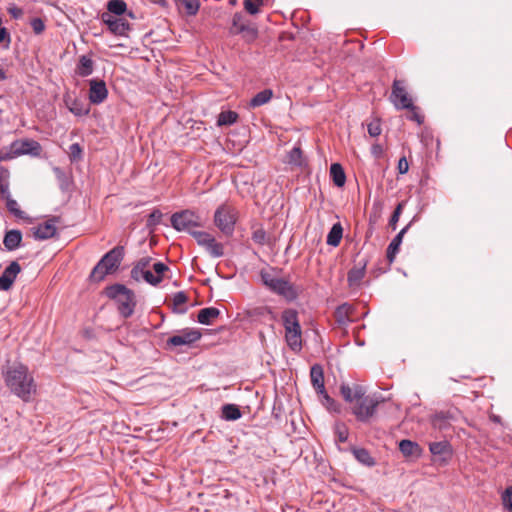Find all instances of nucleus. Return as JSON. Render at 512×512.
<instances>
[{"instance_id":"f257e3e1","label":"nucleus","mask_w":512,"mask_h":512,"mask_svg":"<svg viewBox=\"0 0 512 512\" xmlns=\"http://www.w3.org/2000/svg\"><path fill=\"white\" fill-rule=\"evenodd\" d=\"M5 383L10 391L24 402L31 401L36 394L37 385L27 366L15 364L9 367L4 375Z\"/></svg>"},{"instance_id":"f03ea898","label":"nucleus","mask_w":512,"mask_h":512,"mask_svg":"<svg viewBox=\"0 0 512 512\" xmlns=\"http://www.w3.org/2000/svg\"><path fill=\"white\" fill-rule=\"evenodd\" d=\"M124 257V248L116 246L107 252L93 268L90 277L93 281L100 282L108 274L115 272Z\"/></svg>"},{"instance_id":"7ed1b4c3","label":"nucleus","mask_w":512,"mask_h":512,"mask_svg":"<svg viewBox=\"0 0 512 512\" xmlns=\"http://www.w3.org/2000/svg\"><path fill=\"white\" fill-rule=\"evenodd\" d=\"M261 280L271 291L283 296L285 299L292 301L296 299L297 289L288 280L277 277L273 272L261 271Z\"/></svg>"},{"instance_id":"20e7f679","label":"nucleus","mask_w":512,"mask_h":512,"mask_svg":"<svg viewBox=\"0 0 512 512\" xmlns=\"http://www.w3.org/2000/svg\"><path fill=\"white\" fill-rule=\"evenodd\" d=\"M171 225L178 231H186L191 234V232H197L193 230L195 227L202 226V219L195 212L184 210L171 216Z\"/></svg>"},{"instance_id":"39448f33","label":"nucleus","mask_w":512,"mask_h":512,"mask_svg":"<svg viewBox=\"0 0 512 512\" xmlns=\"http://www.w3.org/2000/svg\"><path fill=\"white\" fill-rule=\"evenodd\" d=\"M214 223L225 236H231L236 223L235 209L228 205H221L215 211Z\"/></svg>"},{"instance_id":"423d86ee","label":"nucleus","mask_w":512,"mask_h":512,"mask_svg":"<svg viewBox=\"0 0 512 512\" xmlns=\"http://www.w3.org/2000/svg\"><path fill=\"white\" fill-rule=\"evenodd\" d=\"M198 245L204 247L207 252L215 258L224 255V247L221 243L217 242L213 235L204 231L191 232Z\"/></svg>"},{"instance_id":"0eeeda50","label":"nucleus","mask_w":512,"mask_h":512,"mask_svg":"<svg viewBox=\"0 0 512 512\" xmlns=\"http://www.w3.org/2000/svg\"><path fill=\"white\" fill-rule=\"evenodd\" d=\"M390 100L397 109L413 107L412 99L408 95L403 82L400 80H394Z\"/></svg>"},{"instance_id":"6e6552de","label":"nucleus","mask_w":512,"mask_h":512,"mask_svg":"<svg viewBox=\"0 0 512 512\" xmlns=\"http://www.w3.org/2000/svg\"><path fill=\"white\" fill-rule=\"evenodd\" d=\"M378 404L379 401L377 399L366 397L365 399L357 401L352 411L359 421L365 422L374 415Z\"/></svg>"},{"instance_id":"1a4fd4ad","label":"nucleus","mask_w":512,"mask_h":512,"mask_svg":"<svg viewBox=\"0 0 512 512\" xmlns=\"http://www.w3.org/2000/svg\"><path fill=\"white\" fill-rule=\"evenodd\" d=\"M168 269V266L165 265L164 263L156 262L152 264V267L150 269H147L143 271L141 274H139L138 279L134 280L138 282L144 280L150 285L156 286L163 280L164 273L168 271Z\"/></svg>"},{"instance_id":"9d476101","label":"nucleus","mask_w":512,"mask_h":512,"mask_svg":"<svg viewBox=\"0 0 512 512\" xmlns=\"http://www.w3.org/2000/svg\"><path fill=\"white\" fill-rule=\"evenodd\" d=\"M58 217H52L33 228H31V233L36 240H46L55 236L57 228L56 223H58Z\"/></svg>"},{"instance_id":"9b49d317","label":"nucleus","mask_w":512,"mask_h":512,"mask_svg":"<svg viewBox=\"0 0 512 512\" xmlns=\"http://www.w3.org/2000/svg\"><path fill=\"white\" fill-rule=\"evenodd\" d=\"M201 338V333L196 329H184L178 335H174L167 340V345L172 347L191 345Z\"/></svg>"},{"instance_id":"f8f14e48","label":"nucleus","mask_w":512,"mask_h":512,"mask_svg":"<svg viewBox=\"0 0 512 512\" xmlns=\"http://www.w3.org/2000/svg\"><path fill=\"white\" fill-rule=\"evenodd\" d=\"M89 85L90 102L96 105L103 103L108 96V90L105 82L103 80L92 79L89 81Z\"/></svg>"},{"instance_id":"ddd939ff","label":"nucleus","mask_w":512,"mask_h":512,"mask_svg":"<svg viewBox=\"0 0 512 512\" xmlns=\"http://www.w3.org/2000/svg\"><path fill=\"white\" fill-rule=\"evenodd\" d=\"M21 267L18 262L13 261L11 262L3 271L2 275L0 276V290L1 291H8L17 275L20 273Z\"/></svg>"},{"instance_id":"4468645a","label":"nucleus","mask_w":512,"mask_h":512,"mask_svg":"<svg viewBox=\"0 0 512 512\" xmlns=\"http://www.w3.org/2000/svg\"><path fill=\"white\" fill-rule=\"evenodd\" d=\"M117 303L118 310L123 317L127 318L133 314L135 302L134 295L131 291L126 294H122V297L117 300Z\"/></svg>"},{"instance_id":"2eb2a0df","label":"nucleus","mask_w":512,"mask_h":512,"mask_svg":"<svg viewBox=\"0 0 512 512\" xmlns=\"http://www.w3.org/2000/svg\"><path fill=\"white\" fill-rule=\"evenodd\" d=\"M310 378L313 388L318 393H324V371L323 367L319 364H315L311 367Z\"/></svg>"},{"instance_id":"dca6fc26","label":"nucleus","mask_w":512,"mask_h":512,"mask_svg":"<svg viewBox=\"0 0 512 512\" xmlns=\"http://www.w3.org/2000/svg\"><path fill=\"white\" fill-rule=\"evenodd\" d=\"M104 21L109 30L116 35H124L129 30V23L121 18L108 15Z\"/></svg>"},{"instance_id":"f3484780","label":"nucleus","mask_w":512,"mask_h":512,"mask_svg":"<svg viewBox=\"0 0 512 512\" xmlns=\"http://www.w3.org/2000/svg\"><path fill=\"white\" fill-rule=\"evenodd\" d=\"M282 321L285 328V332L289 330H299L301 329L299 320H298V313L294 309H286L282 313Z\"/></svg>"},{"instance_id":"a211bd4d","label":"nucleus","mask_w":512,"mask_h":512,"mask_svg":"<svg viewBox=\"0 0 512 512\" xmlns=\"http://www.w3.org/2000/svg\"><path fill=\"white\" fill-rule=\"evenodd\" d=\"M21 241L22 233L19 230L14 229L6 232L3 244L7 250L13 251L20 246Z\"/></svg>"},{"instance_id":"6ab92c4d","label":"nucleus","mask_w":512,"mask_h":512,"mask_svg":"<svg viewBox=\"0 0 512 512\" xmlns=\"http://www.w3.org/2000/svg\"><path fill=\"white\" fill-rule=\"evenodd\" d=\"M409 228V225H407L406 227H404L395 237L394 239L391 241V243L389 244L388 248H387V259L390 263H392L395 259V256L397 254V252L399 251V247L402 243V239H403V236L404 234L407 232Z\"/></svg>"},{"instance_id":"aec40b11","label":"nucleus","mask_w":512,"mask_h":512,"mask_svg":"<svg viewBox=\"0 0 512 512\" xmlns=\"http://www.w3.org/2000/svg\"><path fill=\"white\" fill-rule=\"evenodd\" d=\"M285 339L287 342V345L293 350V351H300L302 348V331L299 330H289L285 332Z\"/></svg>"},{"instance_id":"412c9836","label":"nucleus","mask_w":512,"mask_h":512,"mask_svg":"<svg viewBox=\"0 0 512 512\" xmlns=\"http://www.w3.org/2000/svg\"><path fill=\"white\" fill-rule=\"evenodd\" d=\"M399 450L406 457H409V456L419 457L421 454L420 446L416 442H413V441L407 440V439L400 441Z\"/></svg>"},{"instance_id":"4be33fe9","label":"nucleus","mask_w":512,"mask_h":512,"mask_svg":"<svg viewBox=\"0 0 512 512\" xmlns=\"http://www.w3.org/2000/svg\"><path fill=\"white\" fill-rule=\"evenodd\" d=\"M429 450L433 455L442 456L443 460L451 456V446L448 441L430 443Z\"/></svg>"},{"instance_id":"5701e85b","label":"nucleus","mask_w":512,"mask_h":512,"mask_svg":"<svg viewBox=\"0 0 512 512\" xmlns=\"http://www.w3.org/2000/svg\"><path fill=\"white\" fill-rule=\"evenodd\" d=\"M220 315L219 309L215 307L203 308L199 311L198 322L204 325H210L214 319Z\"/></svg>"},{"instance_id":"b1692460","label":"nucleus","mask_w":512,"mask_h":512,"mask_svg":"<svg viewBox=\"0 0 512 512\" xmlns=\"http://www.w3.org/2000/svg\"><path fill=\"white\" fill-rule=\"evenodd\" d=\"M93 61L90 57L82 55L76 67V73L81 77H87L93 72Z\"/></svg>"},{"instance_id":"393cba45","label":"nucleus","mask_w":512,"mask_h":512,"mask_svg":"<svg viewBox=\"0 0 512 512\" xmlns=\"http://www.w3.org/2000/svg\"><path fill=\"white\" fill-rule=\"evenodd\" d=\"M11 148L13 153L20 155L30 153L33 150H37L39 148V144L35 141H20L14 142Z\"/></svg>"},{"instance_id":"a878e982","label":"nucleus","mask_w":512,"mask_h":512,"mask_svg":"<svg viewBox=\"0 0 512 512\" xmlns=\"http://www.w3.org/2000/svg\"><path fill=\"white\" fill-rule=\"evenodd\" d=\"M330 176L337 187L344 186L346 182V175L343 167L339 163H333L330 166Z\"/></svg>"},{"instance_id":"bb28decb","label":"nucleus","mask_w":512,"mask_h":512,"mask_svg":"<svg viewBox=\"0 0 512 512\" xmlns=\"http://www.w3.org/2000/svg\"><path fill=\"white\" fill-rule=\"evenodd\" d=\"M343 235V228L341 224L335 223L327 235V244L336 247L340 244Z\"/></svg>"},{"instance_id":"cd10ccee","label":"nucleus","mask_w":512,"mask_h":512,"mask_svg":"<svg viewBox=\"0 0 512 512\" xmlns=\"http://www.w3.org/2000/svg\"><path fill=\"white\" fill-rule=\"evenodd\" d=\"M352 453L354 457L359 461L361 464L366 465L368 467L375 465L374 458L370 455L369 451L364 448H352Z\"/></svg>"},{"instance_id":"c85d7f7f","label":"nucleus","mask_w":512,"mask_h":512,"mask_svg":"<svg viewBox=\"0 0 512 512\" xmlns=\"http://www.w3.org/2000/svg\"><path fill=\"white\" fill-rule=\"evenodd\" d=\"M179 11L187 15H195L199 9V0H177Z\"/></svg>"},{"instance_id":"c756f323","label":"nucleus","mask_w":512,"mask_h":512,"mask_svg":"<svg viewBox=\"0 0 512 512\" xmlns=\"http://www.w3.org/2000/svg\"><path fill=\"white\" fill-rule=\"evenodd\" d=\"M242 416L239 407L235 404H225L222 407V418L227 421H235Z\"/></svg>"},{"instance_id":"7c9ffc66","label":"nucleus","mask_w":512,"mask_h":512,"mask_svg":"<svg viewBox=\"0 0 512 512\" xmlns=\"http://www.w3.org/2000/svg\"><path fill=\"white\" fill-rule=\"evenodd\" d=\"M273 96V92L270 89H264L257 93L251 100H250V106L251 107H259L266 103H268Z\"/></svg>"},{"instance_id":"2f4dec72","label":"nucleus","mask_w":512,"mask_h":512,"mask_svg":"<svg viewBox=\"0 0 512 512\" xmlns=\"http://www.w3.org/2000/svg\"><path fill=\"white\" fill-rule=\"evenodd\" d=\"M151 260L152 259L150 257H143L138 260L131 270V277L133 279H138L139 274L147 269H150L152 267Z\"/></svg>"},{"instance_id":"473e14b6","label":"nucleus","mask_w":512,"mask_h":512,"mask_svg":"<svg viewBox=\"0 0 512 512\" xmlns=\"http://www.w3.org/2000/svg\"><path fill=\"white\" fill-rule=\"evenodd\" d=\"M187 301H188V297L184 292L180 291V292H177L176 294H174V296H173V306H174L173 311L180 313V314L186 313L187 308L184 305Z\"/></svg>"},{"instance_id":"72a5a7b5","label":"nucleus","mask_w":512,"mask_h":512,"mask_svg":"<svg viewBox=\"0 0 512 512\" xmlns=\"http://www.w3.org/2000/svg\"><path fill=\"white\" fill-rule=\"evenodd\" d=\"M238 114L234 111H223L217 119L218 126L231 125L237 121Z\"/></svg>"},{"instance_id":"f704fd0d","label":"nucleus","mask_w":512,"mask_h":512,"mask_svg":"<svg viewBox=\"0 0 512 512\" xmlns=\"http://www.w3.org/2000/svg\"><path fill=\"white\" fill-rule=\"evenodd\" d=\"M364 275H365V268L364 267L352 268L348 272V282H349V285L350 286L358 285L360 283V281L363 279Z\"/></svg>"},{"instance_id":"c9c22d12","label":"nucleus","mask_w":512,"mask_h":512,"mask_svg":"<svg viewBox=\"0 0 512 512\" xmlns=\"http://www.w3.org/2000/svg\"><path fill=\"white\" fill-rule=\"evenodd\" d=\"M107 8L110 13L120 16L126 11L127 5L123 0H110Z\"/></svg>"},{"instance_id":"e433bc0d","label":"nucleus","mask_w":512,"mask_h":512,"mask_svg":"<svg viewBox=\"0 0 512 512\" xmlns=\"http://www.w3.org/2000/svg\"><path fill=\"white\" fill-rule=\"evenodd\" d=\"M70 112H72L76 116H84L87 115L90 111L87 105H84L82 102L74 100L68 105Z\"/></svg>"},{"instance_id":"4c0bfd02","label":"nucleus","mask_w":512,"mask_h":512,"mask_svg":"<svg viewBox=\"0 0 512 512\" xmlns=\"http://www.w3.org/2000/svg\"><path fill=\"white\" fill-rule=\"evenodd\" d=\"M130 290H128L125 286L116 284L107 289V295L115 299L116 301L122 297V294L128 293Z\"/></svg>"},{"instance_id":"58836bf2","label":"nucleus","mask_w":512,"mask_h":512,"mask_svg":"<svg viewBox=\"0 0 512 512\" xmlns=\"http://www.w3.org/2000/svg\"><path fill=\"white\" fill-rule=\"evenodd\" d=\"M5 200H6V207L10 213H12L13 215H15L18 218H24V213H23V211L20 210L19 204L17 203L16 200L12 199L10 195L8 197H6Z\"/></svg>"},{"instance_id":"ea45409f","label":"nucleus","mask_w":512,"mask_h":512,"mask_svg":"<svg viewBox=\"0 0 512 512\" xmlns=\"http://www.w3.org/2000/svg\"><path fill=\"white\" fill-rule=\"evenodd\" d=\"M351 307L348 304L339 306L335 311L336 319L339 323H345L349 318Z\"/></svg>"},{"instance_id":"a19ab883","label":"nucleus","mask_w":512,"mask_h":512,"mask_svg":"<svg viewBox=\"0 0 512 512\" xmlns=\"http://www.w3.org/2000/svg\"><path fill=\"white\" fill-rule=\"evenodd\" d=\"M287 160L290 164L301 166L302 161V151L299 147H294L287 156Z\"/></svg>"},{"instance_id":"79ce46f5","label":"nucleus","mask_w":512,"mask_h":512,"mask_svg":"<svg viewBox=\"0 0 512 512\" xmlns=\"http://www.w3.org/2000/svg\"><path fill=\"white\" fill-rule=\"evenodd\" d=\"M263 5V0H244V8L249 14H257L259 6Z\"/></svg>"},{"instance_id":"37998d69","label":"nucleus","mask_w":512,"mask_h":512,"mask_svg":"<svg viewBox=\"0 0 512 512\" xmlns=\"http://www.w3.org/2000/svg\"><path fill=\"white\" fill-rule=\"evenodd\" d=\"M238 32L245 33V37L250 41L257 36V29L250 25H240Z\"/></svg>"},{"instance_id":"c03bdc74","label":"nucleus","mask_w":512,"mask_h":512,"mask_svg":"<svg viewBox=\"0 0 512 512\" xmlns=\"http://www.w3.org/2000/svg\"><path fill=\"white\" fill-rule=\"evenodd\" d=\"M368 133L371 137H377L381 134V124L379 119H375L367 126Z\"/></svg>"},{"instance_id":"a18cd8bd","label":"nucleus","mask_w":512,"mask_h":512,"mask_svg":"<svg viewBox=\"0 0 512 512\" xmlns=\"http://www.w3.org/2000/svg\"><path fill=\"white\" fill-rule=\"evenodd\" d=\"M335 433L339 442H345L348 439V430L344 424H337Z\"/></svg>"},{"instance_id":"49530a36","label":"nucleus","mask_w":512,"mask_h":512,"mask_svg":"<svg viewBox=\"0 0 512 512\" xmlns=\"http://www.w3.org/2000/svg\"><path fill=\"white\" fill-rule=\"evenodd\" d=\"M30 25L35 34H41L45 30V24L41 18H33Z\"/></svg>"},{"instance_id":"de8ad7c7","label":"nucleus","mask_w":512,"mask_h":512,"mask_svg":"<svg viewBox=\"0 0 512 512\" xmlns=\"http://www.w3.org/2000/svg\"><path fill=\"white\" fill-rule=\"evenodd\" d=\"M403 206H404V203H403V202L399 203V204L396 206V208H395V210H394V212H393V214H392V216H391V218H390V225L392 226V228H393V229H395V228H396V223L398 222V220H399V218H400V215H401V213H402Z\"/></svg>"},{"instance_id":"09e8293b","label":"nucleus","mask_w":512,"mask_h":512,"mask_svg":"<svg viewBox=\"0 0 512 512\" xmlns=\"http://www.w3.org/2000/svg\"><path fill=\"white\" fill-rule=\"evenodd\" d=\"M503 505L510 511H512V486L507 488L502 495Z\"/></svg>"},{"instance_id":"8fccbe9b","label":"nucleus","mask_w":512,"mask_h":512,"mask_svg":"<svg viewBox=\"0 0 512 512\" xmlns=\"http://www.w3.org/2000/svg\"><path fill=\"white\" fill-rule=\"evenodd\" d=\"M340 391H341V394H342L343 398L347 402L352 403L353 401H355V398L353 397L352 389H351V387L349 385H342L340 387Z\"/></svg>"},{"instance_id":"3c124183","label":"nucleus","mask_w":512,"mask_h":512,"mask_svg":"<svg viewBox=\"0 0 512 512\" xmlns=\"http://www.w3.org/2000/svg\"><path fill=\"white\" fill-rule=\"evenodd\" d=\"M351 389H352V392H353V397L355 398L356 402L366 398V397H364L365 389H364L363 386H361V385H354L353 387H351Z\"/></svg>"},{"instance_id":"603ef678","label":"nucleus","mask_w":512,"mask_h":512,"mask_svg":"<svg viewBox=\"0 0 512 512\" xmlns=\"http://www.w3.org/2000/svg\"><path fill=\"white\" fill-rule=\"evenodd\" d=\"M162 218V213L159 210H154L148 217L147 225L154 226L157 225Z\"/></svg>"},{"instance_id":"864d4df0","label":"nucleus","mask_w":512,"mask_h":512,"mask_svg":"<svg viewBox=\"0 0 512 512\" xmlns=\"http://www.w3.org/2000/svg\"><path fill=\"white\" fill-rule=\"evenodd\" d=\"M254 242L263 245L266 241V233L263 229H257L252 234Z\"/></svg>"},{"instance_id":"5fc2aeb1","label":"nucleus","mask_w":512,"mask_h":512,"mask_svg":"<svg viewBox=\"0 0 512 512\" xmlns=\"http://www.w3.org/2000/svg\"><path fill=\"white\" fill-rule=\"evenodd\" d=\"M410 111L408 118L412 121L421 124L423 122V116L417 111V108L413 105L412 108H407Z\"/></svg>"},{"instance_id":"6e6d98bb","label":"nucleus","mask_w":512,"mask_h":512,"mask_svg":"<svg viewBox=\"0 0 512 512\" xmlns=\"http://www.w3.org/2000/svg\"><path fill=\"white\" fill-rule=\"evenodd\" d=\"M82 154V149L79 144L74 143L70 146V157L73 160L79 159Z\"/></svg>"},{"instance_id":"4d7b16f0","label":"nucleus","mask_w":512,"mask_h":512,"mask_svg":"<svg viewBox=\"0 0 512 512\" xmlns=\"http://www.w3.org/2000/svg\"><path fill=\"white\" fill-rule=\"evenodd\" d=\"M397 170L399 174H405L409 170V164L406 157H401L398 161Z\"/></svg>"},{"instance_id":"13d9d810","label":"nucleus","mask_w":512,"mask_h":512,"mask_svg":"<svg viewBox=\"0 0 512 512\" xmlns=\"http://www.w3.org/2000/svg\"><path fill=\"white\" fill-rule=\"evenodd\" d=\"M10 195L8 182L0 177V196L4 199Z\"/></svg>"},{"instance_id":"bf43d9fd","label":"nucleus","mask_w":512,"mask_h":512,"mask_svg":"<svg viewBox=\"0 0 512 512\" xmlns=\"http://www.w3.org/2000/svg\"><path fill=\"white\" fill-rule=\"evenodd\" d=\"M10 41H11V37H10L8 30L5 27L0 26V43L6 42L7 46H8Z\"/></svg>"},{"instance_id":"052dcab7","label":"nucleus","mask_w":512,"mask_h":512,"mask_svg":"<svg viewBox=\"0 0 512 512\" xmlns=\"http://www.w3.org/2000/svg\"><path fill=\"white\" fill-rule=\"evenodd\" d=\"M323 398V404L328 408L332 409V406L334 404V400L327 394L326 390H324V393H318Z\"/></svg>"},{"instance_id":"680f3d73","label":"nucleus","mask_w":512,"mask_h":512,"mask_svg":"<svg viewBox=\"0 0 512 512\" xmlns=\"http://www.w3.org/2000/svg\"><path fill=\"white\" fill-rule=\"evenodd\" d=\"M242 18H243L242 15L239 13H236L233 16L232 25H233V28H235V33H239L238 30H239L240 25H244L242 23Z\"/></svg>"},{"instance_id":"e2e57ef3","label":"nucleus","mask_w":512,"mask_h":512,"mask_svg":"<svg viewBox=\"0 0 512 512\" xmlns=\"http://www.w3.org/2000/svg\"><path fill=\"white\" fill-rule=\"evenodd\" d=\"M8 12L14 19H18L23 15V10L16 6L10 7Z\"/></svg>"},{"instance_id":"0e129e2a","label":"nucleus","mask_w":512,"mask_h":512,"mask_svg":"<svg viewBox=\"0 0 512 512\" xmlns=\"http://www.w3.org/2000/svg\"><path fill=\"white\" fill-rule=\"evenodd\" d=\"M383 147L380 144H373L371 147V153L376 158H380L383 155Z\"/></svg>"},{"instance_id":"69168bd1","label":"nucleus","mask_w":512,"mask_h":512,"mask_svg":"<svg viewBox=\"0 0 512 512\" xmlns=\"http://www.w3.org/2000/svg\"><path fill=\"white\" fill-rule=\"evenodd\" d=\"M6 78V74H5V71L0 68V80H4Z\"/></svg>"},{"instance_id":"338daca9","label":"nucleus","mask_w":512,"mask_h":512,"mask_svg":"<svg viewBox=\"0 0 512 512\" xmlns=\"http://www.w3.org/2000/svg\"><path fill=\"white\" fill-rule=\"evenodd\" d=\"M154 3L162 4L164 3V0H151Z\"/></svg>"},{"instance_id":"774afa93","label":"nucleus","mask_w":512,"mask_h":512,"mask_svg":"<svg viewBox=\"0 0 512 512\" xmlns=\"http://www.w3.org/2000/svg\"><path fill=\"white\" fill-rule=\"evenodd\" d=\"M2 25V19L0 18V26Z\"/></svg>"}]
</instances>
